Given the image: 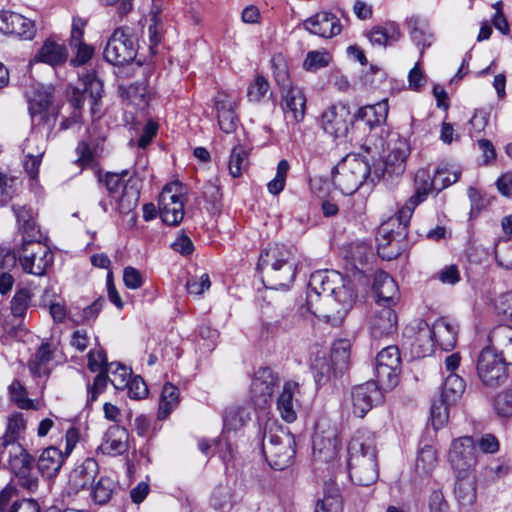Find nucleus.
Segmentation results:
<instances>
[{"mask_svg": "<svg viewBox=\"0 0 512 512\" xmlns=\"http://www.w3.org/2000/svg\"><path fill=\"white\" fill-rule=\"evenodd\" d=\"M337 272L312 275L307 292L306 305L316 317L327 323L339 322L353 302L352 291L340 284Z\"/></svg>", "mask_w": 512, "mask_h": 512, "instance_id": "nucleus-1", "label": "nucleus"}, {"mask_svg": "<svg viewBox=\"0 0 512 512\" xmlns=\"http://www.w3.org/2000/svg\"><path fill=\"white\" fill-rule=\"evenodd\" d=\"M415 193L398 210L394 217L381 224L377 233L378 254L381 258L392 260L398 257V236L403 235L408 226L415 208L424 202L429 193L436 191L434 176L427 169H419L414 179Z\"/></svg>", "mask_w": 512, "mask_h": 512, "instance_id": "nucleus-2", "label": "nucleus"}, {"mask_svg": "<svg viewBox=\"0 0 512 512\" xmlns=\"http://www.w3.org/2000/svg\"><path fill=\"white\" fill-rule=\"evenodd\" d=\"M296 267L297 260L292 249L283 244L265 248L257 264L264 284L271 289L288 288L295 279Z\"/></svg>", "mask_w": 512, "mask_h": 512, "instance_id": "nucleus-3", "label": "nucleus"}, {"mask_svg": "<svg viewBox=\"0 0 512 512\" xmlns=\"http://www.w3.org/2000/svg\"><path fill=\"white\" fill-rule=\"evenodd\" d=\"M350 479L359 486H369L378 479L377 451L374 436L358 431L348 445Z\"/></svg>", "mask_w": 512, "mask_h": 512, "instance_id": "nucleus-4", "label": "nucleus"}, {"mask_svg": "<svg viewBox=\"0 0 512 512\" xmlns=\"http://www.w3.org/2000/svg\"><path fill=\"white\" fill-rule=\"evenodd\" d=\"M368 176L373 178V170L368 161L360 156L347 155L335 166L332 181L342 194L351 195L360 188Z\"/></svg>", "mask_w": 512, "mask_h": 512, "instance_id": "nucleus-5", "label": "nucleus"}, {"mask_svg": "<svg viewBox=\"0 0 512 512\" xmlns=\"http://www.w3.org/2000/svg\"><path fill=\"white\" fill-rule=\"evenodd\" d=\"M294 437L283 428L275 431L270 427L264 430L262 441L263 454L269 465L275 470L290 466L295 455Z\"/></svg>", "mask_w": 512, "mask_h": 512, "instance_id": "nucleus-6", "label": "nucleus"}, {"mask_svg": "<svg viewBox=\"0 0 512 512\" xmlns=\"http://www.w3.org/2000/svg\"><path fill=\"white\" fill-rule=\"evenodd\" d=\"M138 40L135 29L129 26L115 29L104 49L105 60L118 66L132 62L139 49Z\"/></svg>", "mask_w": 512, "mask_h": 512, "instance_id": "nucleus-7", "label": "nucleus"}, {"mask_svg": "<svg viewBox=\"0 0 512 512\" xmlns=\"http://www.w3.org/2000/svg\"><path fill=\"white\" fill-rule=\"evenodd\" d=\"M0 455L8 462L10 470L19 479L22 487L29 491L38 487V478L32 474L34 460L22 445L0 448Z\"/></svg>", "mask_w": 512, "mask_h": 512, "instance_id": "nucleus-8", "label": "nucleus"}, {"mask_svg": "<svg viewBox=\"0 0 512 512\" xmlns=\"http://www.w3.org/2000/svg\"><path fill=\"white\" fill-rule=\"evenodd\" d=\"M388 155L386 156L383 168L373 169L372 181L380 180L388 176H400L406 169V160L410 153V145L406 138L398 134H391L387 142Z\"/></svg>", "mask_w": 512, "mask_h": 512, "instance_id": "nucleus-9", "label": "nucleus"}, {"mask_svg": "<svg viewBox=\"0 0 512 512\" xmlns=\"http://www.w3.org/2000/svg\"><path fill=\"white\" fill-rule=\"evenodd\" d=\"M505 358L490 347L482 349L477 359V375L483 385L496 388L505 383L507 373Z\"/></svg>", "mask_w": 512, "mask_h": 512, "instance_id": "nucleus-10", "label": "nucleus"}, {"mask_svg": "<svg viewBox=\"0 0 512 512\" xmlns=\"http://www.w3.org/2000/svg\"><path fill=\"white\" fill-rule=\"evenodd\" d=\"M449 463L456 477H468L477 464L476 444L472 437H460L452 442Z\"/></svg>", "mask_w": 512, "mask_h": 512, "instance_id": "nucleus-11", "label": "nucleus"}, {"mask_svg": "<svg viewBox=\"0 0 512 512\" xmlns=\"http://www.w3.org/2000/svg\"><path fill=\"white\" fill-rule=\"evenodd\" d=\"M17 253L23 270L35 276H43L54 259L49 247L42 242L21 245Z\"/></svg>", "mask_w": 512, "mask_h": 512, "instance_id": "nucleus-12", "label": "nucleus"}, {"mask_svg": "<svg viewBox=\"0 0 512 512\" xmlns=\"http://www.w3.org/2000/svg\"><path fill=\"white\" fill-rule=\"evenodd\" d=\"M351 123L350 108L343 102H337L328 106L323 110L319 119L320 127L333 138L345 137Z\"/></svg>", "mask_w": 512, "mask_h": 512, "instance_id": "nucleus-13", "label": "nucleus"}, {"mask_svg": "<svg viewBox=\"0 0 512 512\" xmlns=\"http://www.w3.org/2000/svg\"><path fill=\"white\" fill-rule=\"evenodd\" d=\"M159 212L161 219L168 225H178L184 217V200L181 184L178 182L166 185L159 196Z\"/></svg>", "mask_w": 512, "mask_h": 512, "instance_id": "nucleus-14", "label": "nucleus"}, {"mask_svg": "<svg viewBox=\"0 0 512 512\" xmlns=\"http://www.w3.org/2000/svg\"><path fill=\"white\" fill-rule=\"evenodd\" d=\"M89 92V104L91 114L94 116L100 112V100L102 98L103 84L102 81L95 76L87 75L79 86L73 87L70 92L69 102L73 107V111L81 112L86 101L85 93Z\"/></svg>", "mask_w": 512, "mask_h": 512, "instance_id": "nucleus-15", "label": "nucleus"}, {"mask_svg": "<svg viewBox=\"0 0 512 512\" xmlns=\"http://www.w3.org/2000/svg\"><path fill=\"white\" fill-rule=\"evenodd\" d=\"M279 383L278 375L269 367L259 368L253 375L250 385V399L255 406L264 408Z\"/></svg>", "mask_w": 512, "mask_h": 512, "instance_id": "nucleus-16", "label": "nucleus"}, {"mask_svg": "<svg viewBox=\"0 0 512 512\" xmlns=\"http://www.w3.org/2000/svg\"><path fill=\"white\" fill-rule=\"evenodd\" d=\"M384 394L375 381L357 385L351 390V403L353 414L363 418L373 406L381 404Z\"/></svg>", "mask_w": 512, "mask_h": 512, "instance_id": "nucleus-17", "label": "nucleus"}, {"mask_svg": "<svg viewBox=\"0 0 512 512\" xmlns=\"http://www.w3.org/2000/svg\"><path fill=\"white\" fill-rule=\"evenodd\" d=\"M99 473V466L95 459L86 458L77 465L69 474L67 493L77 495L80 491L92 486Z\"/></svg>", "mask_w": 512, "mask_h": 512, "instance_id": "nucleus-18", "label": "nucleus"}, {"mask_svg": "<svg viewBox=\"0 0 512 512\" xmlns=\"http://www.w3.org/2000/svg\"><path fill=\"white\" fill-rule=\"evenodd\" d=\"M340 442L336 430L329 428L321 430V425L316 426V432L313 437V454L320 461L328 462L337 455Z\"/></svg>", "mask_w": 512, "mask_h": 512, "instance_id": "nucleus-19", "label": "nucleus"}, {"mask_svg": "<svg viewBox=\"0 0 512 512\" xmlns=\"http://www.w3.org/2000/svg\"><path fill=\"white\" fill-rule=\"evenodd\" d=\"M302 26L311 34L323 38H331L341 31L340 20L329 12H319L311 16L302 23Z\"/></svg>", "mask_w": 512, "mask_h": 512, "instance_id": "nucleus-20", "label": "nucleus"}, {"mask_svg": "<svg viewBox=\"0 0 512 512\" xmlns=\"http://www.w3.org/2000/svg\"><path fill=\"white\" fill-rule=\"evenodd\" d=\"M397 315L389 306H380L370 319V332L373 338L389 336L397 331Z\"/></svg>", "mask_w": 512, "mask_h": 512, "instance_id": "nucleus-21", "label": "nucleus"}, {"mask_svg": "<svg viewBox=\"0 0 512 512\" xmlns=\"http://www.w3.org/2000/svg\"><path fill=\"white\" fill-rule=\"evenodd\" d=\"M282 110L285 116L292 118L295 122L304 119L306 111V98L298 87L290 86L282 94Z\"/></svg>", "mask_w": 512, "mask_h": 512, "instance_id": "nucleus-22", "label": "nucleus"}, {"mask_svg": "<svg viewBox=\"0 0 512 512\" xmlns=\"http://www.w3.org/2000/svg\"><path fill=\"white\" fill-rule=\"evenodd\" d=\"M128 431L119 425H111L103 438L99 449L107 455H122L128 450Z\"/></svg>", "mask_w": 512, "mask_h": 512, "instance_id": "nucleus-23", "label": "nucleus"}, {"mask_svg": "<svg viewBox=\"0 0 512 512\" xmlns=\"http://www.w3.org/2000/svg\"><path fill=\"white\" fill-rule=\"evenodd\" d=\"M235 107L236 103L227 96H219L215 100L218 125L226 134L233 133L238 127L239 118Z\"/></svg>", "mask_w": 512, "mask_h": 512, "instance_id": "nucleus-24", "label": "nucleus"}, {"mask_svg": "<svg viewBox=\"0 0 512 512\" xmlns=\"http://www.w3.org/2000/svg\"><path fill=\"white\" fill-rule=\"evenodd\" d=\"M299 393V385L296 382L288 381L284 384L281 394L277 399V408L281 417L288 423L296 420V395Z\"/></svg>", "mask_w": 512, "mask_h": 512, "instance_id": "nucleus-25", "label": "nucleus"}, {"mask_svg": "<svg viewBox=\"0 0 512 512\" xmlns=\"http://www.w3.org/2000/svg\"><path fill=\"white\" fill-rule=\"evenodd\" d=\"M65 458L66 456L60 449L49 446L38 457L37 468L42 476L53 478L59 473Z\"/></svg>", "mask_w": 512, "mask_h": 512, "instance_id": "nucleus-26", "label": "nucleus"}, {"mask_svg": "<svg viewBox=\"0 0 512 512\" xmlns=\"http://www.w3.org/2000/svg\"><path fill=\"white\" fill-rule=\"evenodd\" d=\"M406 25L412 41L421 47L420 56H423L424 50L431 46L434 35L430 31L429 24L426 20L418 15H412L406 19Z\"/></svg>", "mask_w": 512, "mask_h": 512, "instance_id": "nucleus-27", "label": "nucleus"}, {"mask_svg": "<svg viewBox=\"0 0 512 512\" xmlns=\"http://www.w3.org/2000/svg\"><path fill=\"white\" fill-rule=\"evenodd\" d=\"M373 290L379 306H389L398 299V286L395 280L385 272H379L373 282Z\"/></svg>", "mask_w": 512, "mask_h": 512, "instance_id": "nucleus-28", "label": "nucleus"}, {"mask_svg": "<svg viewBox=\"0 0 512 512\" xmlns=\"http://www.w3.org/2000/svg\"><path fill=\"white\" fill-rule=\"evenodd\" d=\"M139 197L140 181L138 178L130 176L123 186L120 196L117 194L115 198L119 213L129 214L132 212L138 205Z\"/></svg>", "mask_w": 512, "mask_h": 512, "instance_id": "nucleus-29", "label": "nucleus"}, {"mask_svg": "<svg viewBox=\"0 0 512 512\" xmlns=\"http://www.w3.org/2000/svg\"><path fill=\"white\" fill-rule=\"evenodd\" d=\"M435 342L446 351L452 350L457 342L458 326L447 318H440L432 325Z\"/></svg>", "mask_w": 512, "mask_h": 512, "instance_id": "nucleus-30", "label": "nucleus"}, {"mask_svg": "<svg viewBox=\"0 0 512 512\" xmlns=\"http://www.w3.org/2000/svg\"><path fill=\"white\" fill-rule=\"evenodd\" d=\"M51 105V93L48 91L37 92L33 98L29 101V111L32 118V122L35 125H41L49 123L53 119L48 113V109Z\"/></svg>", "mask_w": 512, "mask_h": 512, "instance_id": "nucleus-31", "label": "nucleus"}, {"mask_svg": "<svg viewBox=\"0 0 512 512\" xmlns=\"http://www.w3.org/2000/svg\"><path fill=\"white\" fill-rule=\"evenodd\" d=\"M26 429V420L22 413H14L7 419L6 430L0 437V448L21 445L19 440Z\"/></svg>", "mask_w": 512, "mask_h": 512, "instance_id": "nucleus-32", "label": "nucleus"}, {"mask_svg": "<svg viewBox=\"0 0 512 512\" xmlns=\"http://www.w3.org/2000/svg\"><path fill=\"white\" fill-rule=\"evenodd\" d=\"M38 139L35 136L28 138L24 144V152L26 156L24 160V169L31 179H37L39 166L45 153L43 146L37 145Z\"/></svg>", "mask_w": 512, "mask_h": 512, "instance_id": "nucleus-33", "label": "nucleus"}, {"mask_svg": "<svg viewBox=\"0 0 512 512\" xmlns=\"http://www.w3.org/2000/svg\"><path fill=\"white\" fill-rule=\"evenodd\" d=\"M67 56V49L64 45L58 44L52 40H46L39 52L35 55L34 61L56 66L63 64Z\"/></svg>", "mask_w": 512, "mask_h": 512, "instance_id": "nucleus-34", "label": "nucleus"}, {"mask_svg": "<svg viewBox=\"0 0 512 512\" xmlns=\"http://www.w3.org/2000/svg\"><path fill=\"white\" fill-rule=\"evenodd\" d=\"M314 512H343L342 499L335 483H325L323 495L317 499Z\"/></svg>", "mask_w": 512, "mask_h": 512, "instance_id": "nucleus-35", "label": "nucleus"}, {"mask_svg": "<svg viewBox=\"0 0 512 512\" xmlns=\"http://www.w3.org/2000/svg\"><path fill=\"white\" fill-rule=\"evenodd\" d=\"M388 110V102L387 100H383L373 105L361 107L355 114L354 118L356 120L365 121L366 124L372 128L385 123Z\"/></svg>", "mask_w": 512, "mask_h": 512, "instance_id": "nucleus-36", "label": "nucleus"}, {"mask_svg": "<svg viewBox=\"0 0 512 512\" xmlns=\"http://www.w3.org/2000/svg\"><path fill=\"white\" fill-rule=\"evenodd\" d=\"M148 39L151 54L157 53V47L161 43L164 35V23L162 19L161 8L154 5L149 13L148 19Z\"/></svg>", "mask_w": 512, "mask_h": 512, "instance_id": "nucleus-37", "label": "nucleus"}, {"mask_svg": "<svg viewBox=\"0 0 512 512\" xmlns=\"http://www.w3.org/2000/svg\"><path fill=\"white\" fill-rule=\"evenodd\" d=\"M292 328V321L284 315L275 318H265L261 322L259 337L263 341L274 339L283 332H287Z\"/></svg>", "mask_w": 512, "mask_h": 512, "instance_id": "nucleus-38", "label": "nucleus"}, {"mask_svg": "<svg viewBox=\"0 0 512 512\" xmlns=\"http://www.w3.org/2000/svg\"><path fill=\"white\" fill-rule=\"evenodd\" d=\"M17 220L19 231L22 234V244L26 245L32 242H41L42 234L36 221L29 211L20 209L17 211Z\"/></svg>", "mask_w": 512, "mask_h": 512, "instance_id": "nucleus-39", "label": "nucleus"}, {"mask_svg": "<svg viewBox=\"0 0 512 512\" xmlns=\"http://www.w3.org/2000/svg\"><path fill=\"white\" fill-rule=\"evenodd\" d=\"M350 350L351 343L348 339H339L333 343L330 359L335 376L342 374L348 368Z\"/></svg>", "mask_w": 512, "mask_h": 512, "instance_id": "nucleus-40", "label": "nucleus"}, {"mask_svg": "<svg viewBox=\"0 0 512 512\" xmlns=\"http://www.w3.org/2000/svg\"><path fill=\"white\" fill-rule=\"evenodd\" d=\"M417 334L414 345H417L416 351L418 357H424L434 351L436 342L432 327L427 322L419 320L417 322Z\"/></svg>", "mask_w": 512, "mask_h": 512, "instance_id": "nucleus-41", "label": "nucleus"}, {"mask_svg": "<svg viewBox=\"0 0 512 512\" xmlns=\"http://www.w3.org/2000/svg\"><path fill=\"white\" fill-rule=\"evenodd\" d=\"M368 38L373 45L385 46L397 42L401 38V31L396 23L391 22L385 27H373Z\"/></svg>", "mask_w": 512, "mask_h": 512, "instance_id": "nucleus-42", "label": "nucleus"}, {"mask_svg": "<svg viewBox=\"0 0 512 512\" xmlns=\"http://www.w3.org/2000/svg\"><path fill=\"white\" fill-rule=\"evenodd\" d=\"M52 358L50 345L48 343L42 344L29 361L31 373L38 377L47 376L50 373V362Z\"/></svg>", "mask_w": 512, "mask_h": 512, "instance_id": "nucleus-43", "label": "nucleus"}, {"mask_svg": "<svg viewBox=\"0 0 512 512\" xmlns=\"http://www.w3.org/2000/svg\"><path fill=\"white\" fill-rule=\"evenodd\" d=\"M466 388L465 381L456 373H450L444 383L441 397L448 404H455L463 395Z\"/></svg>", "mask_w": 512, "mask_h": 512, "instance_id": "nucleus-44", "label": "nucleus"}, {"mask_svg": "<svg viewBox=\"0 0 512 512\" xmlns=\"http://www.w3.org/2000/svg\"><path fill=\"white\" fill-rule=\"evenodd\" d=\"M117 490V483L108 476H101L91 486V497L96 504L104 505L110 501Z\"/></svg>", "mask_w": 512, "mask_h": 512, "instance_id": "nucleus-45", "label": "nucleus"}, {"mask_svg": "<svg viewBox=\"0 0 512 512\" xmlns=\"http://www.w3.org/2000/svg\"><path fill=\"white\" fill-rule=\"evenodd\" d=\"M457 482L454 488V494L462 506H471L476 501L475 482L468 477H456Z\"/></svg>", "mask_w": 512, "mask_h": 512, "instance_id": "nucleus-46", "label": "nucleus"}, {"mask_svg": "<svg viewBox=\"0 0 512 512\" xmlns=\"http://www.w3.org/2000/svg\"><path fill=\"white\" fill-rule=\"evenodd\" d=\"M400 367H390L382 364H376V384L381 388V391L393 389L399 382Z\"/></svg>", "mask_w": 512, "mask_h": 512, "instance_id": "nucleus-47", "label": "nucleus"}, {"mask_svg": "<svg viewBox=\"0 0 512 512\" xmlns=\"http://www.w3.org/2000/svg\"><path fill=\"white\" fill-rule=\"evenodd\" d=\"M179 390L167 383L164 385L159 402L158 419H165L178 403Z\"/></svg>", "mask_w": 512, "mask_h": 512, "instance_id": "nucleus-48", "label": "nucleus"}, {"mask_svg": "<svg viewBox=\"0 0 512 512\" xmlns=\"http://www.w3.org/2000/svg\"><path fill=\"white\" fill-rule=\"evenodd\" d=\"M105 371L109 381L117 390H123L128 386L131 378V370L121 363H110L106 365Z\"/></svg>", "mask_w": 512, "mask_h": 512, "instance_id": "nucleus-49", "label": "nucleus"}, {"mask_svg": "<svg viewBox=\"0 0 512 512\" xmlns=\"http://www.w3.org/2000/svg\"><path fill=\"white\" fill-rule=\"evenodd\" d=\"M491 343L490 348L498 352H503L508 345L512 344V327L509 325L496 326L489 335Z\"/></svg>", "mask_w": 512, "mask_h": 512, "instance_id": "nucleus-50", "label": "nucleus"}, {"mask_svg": "<svg viewBox=\"0 0 512 512\" xmlns=\"http://www.w3.org/2000/svg\"><path fill=\"white\" fill-rule=\"evenodd\" d=\"M248 164V153L244 147L237 145L232 148L228 162L229 173L237 178L242 175Z\"/></svg>", "mask_w": 512, "mask_h": 512, "instance_id": "nucleus-51", "label": "nucleus"}, {"mask_svg": "<svg viewBox=\"0 0 512 512\" xmlns=\"http://www.w3.org/2000/svg\"><path fill=\"white\" fill-rule=\"evenodd\" d=\"M13 26L11 27V31L9 34H15L23 39H32L35 36L36 29L35 24L30 19L17 14L14 17Z\"/></svg>", "mask_w": 512, "mask_h": 512, "instance_id": "nucleus-52", "label": "nucleus"}, {"mask_svg": "<svg viewBox=\"0 0 512 512\" xmlns=\"http://www.w3.org/2000/svg\"><path fill=\"white\" fill-rule=\"evenodd\" d=\"M437 453L431 446L422 448L416 460V469L423 473H430L437 464Z\"/></svg>", "mask_w": 512, "mask_h": 512, "instance_id": "nucleus-53", "label": "nucleus"}, {"mask_svg": "<svg viewBox=\"0 0 512 512\" xmlns=\"http://www.w3.org/2000/svg\"><path fill=\"white\" fill-rule=\"evenodd\" d=\"M452 404L446 403L441 397L438 401L432 403L430 409L431 422L435 429H439L448 421L449 409Z\"/></svg>", "mask_w": 512, "mask_h": 512, "instance_id": "nucleus-54", "label": "nucleus"}, {"mask_svg": "<svg viewBox=\"0 0 512 512\" xmlns=\"http://www.w3.org/2000/svg\"><path fill=\"white\" fill-rule=\"evenodd\" d=\"M290 165L287 160H281L277 165L276 176L272 179L268 185V191L273 195H278L283 191L286 183L287 173Z\"/></svg>", "mask_w": 512, "mask_h": 512, "instance_id": "nucleus-55", "label": "nucleus"}, {"mask_svg": "<svg viewBox=\"0 0 512 512\" xmlns=\"http://www.w3.org/2000/svg\"><path fill=\"white\" fill-rule=\"evenodd\" d=\"M129 177L130 175L127 170H124L121 173H107L103 181L108 193L113 198H116L119 191L123 190V186Z\"/></svg>", "mask_w": 512, "mask_h": 512, "instance_id": "nucleus-56", "label": "nucleus"}, {"mask_svg": "<svg viewBox=\"0 0 512 512\" xmlns=\"http://www.w3.org/2000/svg\"><path fill=\"white\" fill-rule=\"evenodd\" d=\"M350 256L354 264H367L374 257L372 247L364 242L353 243L350 246Z\"/></svg>", "mask_w": 512, "mask_h": 512, "instance_id": "nucleus-57", "label": "nucleus"}, {"mask_svg": "<svg viewBox=\"0 0 512 512\" xmlns=\"http://www.w3.org/2000/svg\"><path fill=\"white\" fill-rule=\"evenodd\" d=\"M248 418V414L245 413L242 408H230L226 411L224 416V427L228 430L236 431L244 425Z\"/></svg>", "mask_w": 512, "mask_h": 512, "instance_id": "nucleus-58", "label": "nucleus"}, {"mask_svg": "<svg viewBox=\"0 0 512 512\" xmlns=\"http://www.w3.org/2000/svg\"><path fill=\"white\" fill-rule=\"evenodd\" d=\"M9 389L12 401L15 402L19 408H33V401L27 397L26 389L19 381H13Z\"/></svg>", "mask_w": 512, "mask_h": 512, "instance_id": "nucleus-59", "label": "nucleus"}, {"mask_svg": "<svg viewBox=\"0 0 512 512\" xmlns=\"http://www.w3.org/2000/svg\"><path fill=\"white\" fill-rule=\"evenodd\" d=\"M494 409L502 417L512 416V389L504 390L495 397Z\"/></svg>", "mask_w": 512, "mask_h": 512, "instance_id": "nucleus-60", "label": "nucleus"}, {"mask_svg": "<svg viewBox=\"0 0 512 512\" xmlns=\"http://www.w3.org/2000/svg\"><path fill=\"white\" fill-rule=\"evenodd\" d=\"M272 67L274 71V77L279 87L284 91L290 87L289 73L287 66L281 56H275L272 59Z\"/></svg>", "mask_w": 512, "mask_h": 512, "instance_id": "nucleus-61", "label": "nucleus"}, {"mask_svg": "<svg viewBox=\"0 0 512 512\" xmlns=\"http://www.w3.org/2000/svg\"><path fill=\"white\" fill-rule=\"evenodd\" d=\"M376 364H382L390 367H400L401 359L397 346L389 345L383 348L376 357Z\"/></svg>", "mask_w": 512, "mask_h": 512, "instance_id": "nucleus-62", "label": "nucleus"}, {"mask_svg": "<svg viewBox=\"0 0 512 512\" xmlns=\"http://www.w3.org/2000/svg\"><path fill=\"white\" fill-rule=\"evenodd\" d=\"M126 93L130 101L139 107H145L150 99L147 87L143 83L130 85Z\"/></svg>", "mask_w": 512, "mask_h": 512, "instance_id": "nucleus-63", "label": "nucleus"}, {"mask_svg": "<svg viewBox=\"0 0 512 512\" xmlns=\"http://www.w3.org/2000/svg\"><path fill=\"white\" fill-rule=\"evenodd\" d=\"M269 90V83L264 76L258 75L248 87L247 97L252 102H259Z\"/></svg>", "mask_w": 512, "mask_h": 512, "instance_id": "nucleus-64", "label": "nucleus"}]
</instances>
